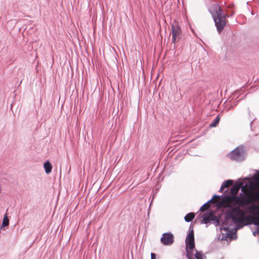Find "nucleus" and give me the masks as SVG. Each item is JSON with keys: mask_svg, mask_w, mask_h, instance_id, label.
I'll return each instance as SVG.
<instances>
[{"mask_svg": "<svg viewBox=\"0 0 259 259\" xmlns=\"http://www.w3.org/2000/svg\"><path fill=\"white\" fill-rule=\"evenodd\" d=\"M240 187L241 186L240 185H233L230 189V193L231 196H237V194L238 193Z\"/></svg>", "mask_w": 259, "mask_h": 259, "instance_id": "9d476101", "label": "nucleus"}, {"mask_svg": "<svg viewBox=\"0 0 259 259\" xmlns=\"http://www.w3.org/2000/svg\"><path fill=\"white\" fill-rule=\"evenodd\" d=\"M187 247H188L190 250H192L195 247V243L194 242L189 243H188V246H187Z\"/></svg>", "mask_w": 259, "mask_h": 259, "instance_id": "a211bd4d", "label": "nucleus"}, {"mask_svg": "<svg viewBox=\"0 0 259 259\" xmlns=\"http://www.w3.org/2000/svg\"><path fill=\"white\" fill-rule=\"evenodd\" d=\"M220 120V118L219 115H218L215 119L212 121V122L209 124V126L211 127H215L219 123Z\"/></svg>", "mask_w": 259, "mask_h": 259, "instance_id": "4468645a", "label": "nucleus"}, {"mask_svg": "<svg viewBox=\"0 0 259 259\" xmlns=\"http://www.w3.org/2000/svg\"><path fill=\"white\" fill-rule=\"evenodd\" d=\"M161 242L165 245H170L174 242V236L171 233H164L160 239Z\"/></svg>", "mask_w": 259, "mask_h": 259, "instance_id": "39448f33", "label": "nucleus"}, {"mask_svg": "<svg viewBox=\"0 0 259 259\" xmlns=\"http://www.w3.org/2000/svg\"><path fill=\"white\" fill-rule=\"evenodd\" d=\"M44 167L46 174H49L52 171V165L50 161H46L44 164Z\"/></svg>", "mask_w": 259, "mask_h": 259, "instance_id": "f8f14e48", "label": "nucleus"}, {"mask_svg": "<svg viewBox=\"0 0 259 259\" xmlns=\"http://www.w3.org/2000/svg\"><path fill=\"white\" fill-rule=\"evenodd\" d=\"M195 256L196 259H203L202 254L200 252L198 251L197 250L196 251Z\"/></svg>", "mask_w": 259, "mask_h": 259, "instance_id": "f3484780", "label": "nucleus"}, {"mask_svg": "<svg viewBox=\"0 0 259 259\" xmlns=\"http://www.w3.org/2000/svg\"><path fill=\"white\" fill-rule=\"evenodd\" d=\"M172 34V42L176 44L178 42L181 38L182 31L180 27L177 24L176 22L174 21L171 24Z\"/></svg>", "mask_w": 259, "mask_h": 259, "instance_id": "20e7f679", "label": "nucleus"}, {"mask_svg": "<svg viewBox=\"0 0 259 259\" xmlns=\"http://www.w3.org/2000/svg\"><path fill=\"white\" fill-rule=\"evenodd\" d=\"M228 157L232 160L241 162L245 159L246 153L244 147L240 146L228 154Z\"/></svg>", "mask_w": 259, "mask_h": 259, "instance_id": "7ed1b4c3", "label": "nucleus"}, {"mask_svg": "<svg viewBox=\"0 0 259 259\" xmlns=\"http://www.w3.org/2000/svg\"><path fill=\"white\" fill-rule=\"evenodd\" d=\"M256 179L259 181V171H258L256 174Z\"/></svg>", "mask_w": 259, "mask_h": 259, "instance_id": "412c9836", "label": "nucleus"}, {"mask_svg": "<svg viewBox=\"0 0 259 259\" xmlns=\"http://www.w3.org/2000/svg\"><path fill=\"white\" fill-rule=\"evenodd\" d=\"M233 181L231 180H227L223 183L222 184L223 187L228 188L229 186L233 184Z\"/></svg>", "mask_w": 259, "mask_h": 259, "instance_id": "dca6fc26", "label": "nucleus"}, {"mask_svg": "<svg viewBox=\"0 0 259 259\" xmlns=\"http://www.w3.org/2000/svg\"><path fill=\"white\" fill-rule=\"evenodd\" d=\"M2 187L1 184H0V193L2 192Z\"/></svg>", "mask_w": 259, "mask_h": 259, "instance_id": "5701e85b", "label": "nucleus"}, {"mask_svg": "<svg viewBox=\"0 0 259 259\" xmlns=\"http://www.w3.org/2000/svg\"><path fill=\"white\" fill-rule=\"evenodd\" d=\"M253 224L256 226L257 232L259 233V213H253Z\"/></svg>", "mask_w": 259, "mask_h": 259, "instance_id": "6e6552de", "label": "nucleus"}, {"mask_svg": "<svg viewBox=\"0 0 259 259\" xmlns=\"http://www.w3.org/2000/svg\"><path fill=\"white\" fill-rule=\"evenodd\" d=\"M221 230L225 231L227 235L229 234V228L228 227H223L221 228Z\"/></svg>", "mask_w": 259, "mask_h": 259, "instance_id": "6ab92c4d", "label": "nucleus"}, {"mask_svg": "<svg viewBox=\"0 0 259 259\" xmlns=\"http://www.w3.org/2000/svg\"><path fill=\"white\" fill-rule=\"evenodd\" d=\"M242 191V193L239 196H227L224 198L226 202V207H230L226 212V217L231 219L238 227V228L242 226L245 220L248 218L241 208H245L253 203L251 198L244 194L243 188Z\"/></svg>", "mask_w": 259, "mask_h": 259, "instance_id": "f257e3e1", "label": "nucleus"}, {"mask_svg": "<svg viewBox=\"0 0 259 259\" xmlns=\"http://www.w3.org/2000/svg\"><path fill=\"white\" fill-rule=\"evenodd\" d=\"M225 188V187H223V185H221V188H220V190H219V192H222V191H223V190H224Z\"/></svg>", "mask_w": 259, "mask_h": 259, "instance_id": "4be33fe9", "label": "nucleus"}, {"mask_svg": "<svg viewBox=\"0 0 259 259\" xmlns=\"http://www.w3.org/2000/svg\"><path fill=\"white\" fill-rule=\"evenodd\" d=\"M9 224V220L8 218L7 214H6L4 217L2 225L1 227H6Z\"/></svg>", "mask_w": 259, "mask_h": 259, "instance_id": "2eb2a0df", "label": "nucleus"}, {"mask_svg": "<svg viewBox=\"0 0 259 259\" xmlns=\"http://www.w3.org/2000/svg\"><path fill=\"white\" fill-rule=\"evenodd\" d=\"M220 196L219 195H214L210 200H209V201H208L207 202H206L203 205L201 206L199 210L201 211H204L209 207V203L212 201L214 198H218Z\"/></svg>", "mask_w": 259, "mask_h": 259, "instance_id": "1a4fd4ad", "label": "nucleus"}, {"mask_svg": "<svg viewBox=\"0 0 259 259\" xmlns=\"http://www.w3.org/2000/svg\"><path fill=\"white\" fill-rule=\"evenodd\" d=\"M217 220V217L213 214L212 213H209L208 214H205L203 215V220L201 223L204 224H207L211 221Z\"/></svg>", "mask_w": 259, "mask_h": 259, "instance_id": "423d86ee", "label": "nucleus"}, {"mask_svg": "<svg viewBox=\"0 0 259 259\" xmlns=\"http://www.w3.org/2000/svg\"><path fill=\"white\" fill-rule=\"evenodd\" d=\"M186 246H188V243L191 242H194V234L193 229H189V233L187 236L185 240Z\"/></svg>", "mask_w": 259, "mask_h": 259, "instance_id": "0eeeda50", "label": "nucleus"}, {"mask_svg": "<svg viewBox=\"0 0 259 259\" xmlns=\"http://www.w3.org/2000/svg\"><path fill=\"white\" fill-rule=\"evenodd\" d=\"M211 14L219 33H221L226 25L227 21L225 15L222 9L218 5H214L211 8Z\"/></svg>", "mask_w": 259, "mask_h": 259, "instance_id": "f03ea898", "label": "nucleus"}, {"mask_svg": "<svg viewBox=\"0 0 259 259\" xmlns=\"http://www.w3.org/2000/svg\"><path fill=\"white\" fill-rule=\"evenodd\" d=\"M151 259H156V254L154 253H151Z\"/></svg>", "mask_w": 259, "mask_h": 259, "instance_id": "aec40b11", "label": "nucleus"}, {"mask_svg": "<svg viewBox=\"0 0 259 259\" xmlns=\"http://www.w3.org/2000/svg\"><path fill=\"white\" fill-rule=\"evenodd\" d=\"M246 208L248 210H251V211H257L258 212L257 213H259V205H258L252 204L250 206H247L246 207ZM253 213H255V212L252 211V215H253ZM252 217H253V216H252L251 220L252 222H253Z\"/></svg>", "mask_w": 259, "mask_h": 259, "instance_id": "9b49d317", "label": "nucleus"}, {"mask_svg": "<svg viewBox=\"0 0 259 259\" xmlns=\"http://www.w3.org/2000/svg\"><path fill=\"white\" fill-rule=\"evenodd\" d=\"M195 214L193 212H190L186 214L185 217V221L187 222H191L194 218Z\"/></svg>", "mask_w": 259, "mask_h": 259, "instance_id": "ddd939ff", "label": "nucleus"}]
</instances>
